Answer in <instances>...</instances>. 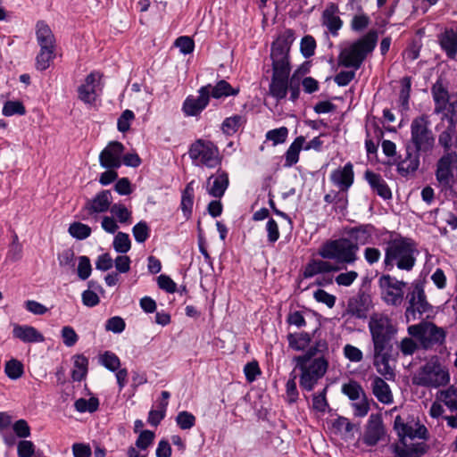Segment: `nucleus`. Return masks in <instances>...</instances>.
Segmentation results:
<instances>
[{
    "label": "nucleus",
    "instance_id": "obj_57",
    "mask_svg": "<svg viewBox=\"0 0 457 457\" xmlns=\"http://www.w3.org/2000/svg\"><path fill=\"white\" fill-rule=\"evenodd\" d=\"M2 112L7 117L14 114L24 115L26 113V108L20 101H7L4 104Z\"/></svg>",
    "mask_w": 457,
    "mask_h": 457
},
{
    "label": "nucleus",
    "instance_id": "obj_5",
    "mask_svg": "<svg viewBox=\"0 0 457 457\" xmlns=\"http://www.w3.org/2000/svg\"><path fill=\"white\" fill-rule=\"evenodd\" d=\"M428 115L421 114L411 120V137L406 145H410L414 152L421 154H429L436 145V136L430 129Z\"/></svg>",
    "mask_w": 457,
    "mask_h": 457
},
{
    "label": "nucleus",
    "instance_id": "obj_62",
    "mask_svg": "<svg viewBox=\"0 0 457 457\" xmlns=\"http://www.w3.org/2000/svg\"><path fill=\"white\" fill-rule=\"evenodd\" d=\"M154 437V432L148 429L143 430L136 440V446L141 450H145L153 444Z\"/></svg>",
    "mask_w": 457,
    "mask_h": 457
},
{
    "label": "nucleus",
    "instance_id": "obj_59",
    "mask_svg": "<svg viewBox=\"0 0 457 457\" xmlns=\"http://www.w3.org/2000/svg\"><path fill=\"white\" fill-rule=\"evenodd\" d=\"M132 233L137 243H145L150 237V228L147 223L142 220L133 227Z\"/></svg>",
    "mask_w": 457,
    "mask_h": 457
},
{
    "label": "nucleus",
    "instance_id": "obj_51",
    "mask_svg": "<svg viewBox=\"0 0 457 457\" xmlns=\"http://www.w3.org/2000/svg\"><path fill=\"white\" fill-rule=\"evenodd\" d=\"M302 84L300 69L295 71L291 77H288V91H290L289 99L295 102L300 96V86Z\"/></svg>",
    "mask_w": 457,
    "mask_h": 457
},
{
    "label": "nucleus",
    "instance_id": "obj_22",
    "mask_svg": "<svg viewBox=\"0 0 457 457\" xmlns=\"http://www.w3.org/2000/svg\"><path fill=\"white\" fill-rule=\"evenodd\" d=\"M229 185L228 174L219 168L215 175H211L206 181L207 193L215 198L220 199Z\"/></svg>",
    "mask_w": 457,
    "mask_h": 457
},
{
    "label": "nucleus",
    "instance_id": "obj_60",
    "mask_svg": "<svg viewBox=\"0 0 457 457\" xmlns=\"http://www.w3.org/2000/svg\"><path fill=\"white\" fill-rule=\"evenodd\" d=\"M174 46L179 49L183 54H189L194 52L195 42L192 37L188 36L179 37L174 43Z\"/></svg>",
    "mask_w": 457,
    "mask_h": 457
},
{
    "label": "nucleus",
    "instance_id": "obj_1",
    "mask_svg": "<svg viewBox=\"0 0 457 457\" xmlns=\"http://www.w3.org/2000/svg\"><path fill=\"white\" fill-rule=\"evenodd\" d=\"M418 253L417 243L411 237L399 236L390 239L385 248L383 269L390 272L397 267L401 270L411 271L416 264Z\"/></svg>",
    "mask_w": 457,
    "mask_h": 457
},
{
    "label": "nucleus",
    "instance_id": "obj_58",
    "mask_svg": "<svg viewBox=\"0 0 457 457\" xmlns=\"http://www.w3.org/2000/svg\"><path fill=\"white\" fill-rule=\"evenodd\" d=\"M288 135L287 127H280L278 129H270L266 133V139L272 141L274 145L283 144L286 142Z\"/></svg>",
    "mask_w": 457,
    "mask_h": 457
},
{
    "label": "nucleus",
    "instance_id": "obj_18",
    "mask_svg": "<svg viewBox=\"0 0 457 457\" xmlns=\"http://www.w3.org/2000/svg\"><path fill=\"white\" fill-rule=\"evenodd\" d=\"M437 42L441 50L450 60L457 57V21L451 26L445 27L437 36Z\"/></svg>",
    "mask_w": 457,
    "mask_h": 457
},
{
    "label": "nucleus",
    "instance_id": "obj_26",
    "mask_svg": "<svg viewBox=\"0 0 457 457\" xmlns=\"http://www.w3.org/2000/svg\"><path fill=\"white\" fill-rule=\"evenodd\" d=\"M338 12L337 4L330 3L327 5L321 15L322 25L327 27L328 30L334 37L338 35V31L343 26V21L337 15Z\"/></svg>",
    "mask_w": 457,
    "mask_h": 457
},
{
    "label": "nucleus",
    "instance_id": "obj_6",
    "mask_svg": "<svg viewBox=\"0 0 457 457\" xmlns=\"http://www.w3.org/2000/svg\"><path fill=\"white\" fill-rule=\"evenodd\" d=\"M408 334L420 343L423 350H431L445 344L447 332L431 321L421 320L407 328Z\"/></svg>",
    "mask_w": 457,
    "mask_h": 457
},
{
    "label": "nucleus",
    "instance_id": "obj_25",
    "mask_svg": "<svg viewBox=\"0 0 457 457\" xmlns=\"http://www.w3.org/2000/svg\"><path fill=\"white\" fill-rule=\"evenodd\" d=\"M364 179L370 185L372 191L382 199L389 200L392 198V191L379 173L367 170L364 173Z\"/></svg>",
    "mask_w": 457,
    "mask_h": 457
},
{
    "label": "nucleus",
    "instance_id": "obj_11",
    "mask_svg": "<svg viewBox=\"0 0 457 457\" xmlns=\"http://www.w3.org/2000/svg\"><path fill=\"white\" fill-rule=\"evenodd\" d=\"M450 381L449 372L437 362H428L418 371L412 378L416 386L426 387H439L447 385Z\"/></svg>",
    "mask_w": 457,
    "mask_h": 457
},
{
    "label": "nucleus",
    "instance_id": "obj_38",
    "mask_svg": "<svg viewBox=\"0 0 457 457\" xmlns=\"http://www.w3.org/2000/svg\"><path fill=\"white\" fill-rule=\"evenodd\" d=\"M74 369L71 371V378L74 381L83 380L88 370V359L83 354L74 355Z\"/></svg>",
    "mask_w": 457,
    "mask_h": 457
},
{
    "label": "nucleus",
    "instance_id": "obj_56",
    "mask_svg": "<svg viewBox=\"0 0 457 457\" xmlns=\"http://www.w3.org/2000/svg\"><path fill=\"white\" fill-rule=\"evenodd\" d=\"M290 378L286 384V394L288 403L292 404L297 402L299 397V392L296 386V375L292 371Z\"/></svg>",
    "mask_w": 457,
    "mask_h": 457
},
{
    "label": "nucleus",
    "instance_id": "obj_41",
    "mask_svg": "<svg viewBox=\"0 0 457 457\" xmlns=\"http://www.w3.org/2000/svg\"><path fill=\"white\" fill-rule=\"evenodd\" d=\"M245 120L239 114L226 118L221 123V130L227 136H232L237 132Z\"/></svg>",
    "mask_w": 457,
    "mask_h": 457
},
{
    "label": "nucleus",
    "instance_id": "obj_31",
    "mask_svg": "<svg viewBox=\"0 0 457 457\" xmlns=\"http://www.w3.org/2000/svg\"><path fill=\"white\" fill-rule=\"evenodd\" d=\"M289 75L272 73L271 80L269 86L270 95L277 101L286 98L288 92Z\"/></svg>",
    "mask_w": 457,
    "mask_h": 457
},
{
    "label": "nucleus",
    "instance_id": "obj_28",
    "mask_svg": "<svg viewBox=\"0 0 457 457\" xmlns=\"http://www.w3.org/2000/svg\"><path fill=\"white\" fill-rule=\"evenodd\" d=\"M393 453L396 457H422L429 450V446L426 443H416L408 445L400 446L398 444L391 445Z\"/></svg>",
    "mask_w": 457,
    "mask_h": 457
},
{
    "label": "nucleus",
    "instance_id": "obj_12",
    "mask_svg": "<svg viewBox=\"0 0 457 457\" xmlns=\"http://www.w3.org/2000/svg\"><path fill=\"white\" fill-rule=\"evenodd\" d=\"M455 170H457V152L444 153L436 165V179L442 190H453Z\"/></svg>",
    "mask_w": 457,
    "mask_h": 457
},
{
    "label": "nucleus",
    "instance_id": "obj_16",
    "mask_svg": "<svg viewBox=\"0 0 457 457\" xmlns=\"http://www.w3.org/2000/svg\"><path fill=\"white\" fill-rule=\"evenodd\" d=\"M125 146L119 141H111L99 154L100 165L107 170L119 169L121 166V158Z\"/></svg>",
    "mask_w": 457,
    "mask_h": 457
},
{
    "label": "nucleus",
    "instance_id": "obj_4",
    "mask_svg": "<svg viewBox=\"0 0 457 457\" xmlns=\"http://www.w3.org/2000/svg\"><path fill=\"white\" fill-rule=\"evenodd\" d=\"M357 243L347 237L328 239L318 249V254L325 260H333L337 263L353 264L358 257Z\"/></svg>",
    "mask_w": 457,
    "mask_h": 457
},
{
    "label": "nucleus",
    "instance_id": "obj_49",
    "mask_svg": "<svg viewBox=\"0 0 457 457\" xmlns=\"http://www.w3.org/2000/svg\"><path fill=\"white\" fill-rule=\"evenodd\" d=\"M4 372L9 378L18 379L24 373L23 364L16 359H11L5 362Z\"/></svg>",
    "mask_w": 457,
    "mask_h": 457
},
{
    "label": "nucleus",
    "instance_id": "obj_19",
    "mask_svg": "<svg viewBox=\"0 0 457 457\" xmlns=\"http://www.w3.org/2000/svg\"><path fill=\"white\" fill-rule=\"evenodd\" d=\"M198 96H188L182 104L185 116H198L208 106L210 100L207 87L198 89Z\"/></svg>",
    "mask_w": 457,
    "mask_h": 457
},
{
    "label": "nucleus",
    "instance_id": "obj_17",
    "mask_svg": "<svg viewBox=\"0 0 457 457\" xmlns=\"http://www.w3.org/2000/svg\"><path fill=\"white\" fill-rule=\"evenodd\" d=\"M112 204V195L110 190L104 189L98 192L92 199L87 200L81 212H85L87 216H82V220H87L88 216L97 213H104L110 211Z\"/></svg>",
    "mask_w": 457,
    "mask_h": 457
},
{
    "label": "nucleus",
    "instance_id": "obj_50",
    "mask_svg": "<svg viewBox=\"0 0 457 457\" xmlns=\"http://www.w3.org/2000/svg\"><path fill=\"white\" fill-rule=\"evenodd\" d=\"M332 427L337 432L345 436L352 433L355 428L357 430H359V428H357L356 425L350 422L347 418L343 416H338L337 419H335L332 422Z\"/></svg>",
    "mask_w": 457,
    "mask_h": 457
},
{
    "label": "nucleus",
    "instance_id": "obj_52",
    "mask_svg": "<svg viewBox=\"0 0 457 457\" xmlns=\"http://www.w3.org/2000/svg\"><path fill=\"white\" fill-rule=\"evenodd\" d=\"M101 364L112 372H115L120 367V358L112 352L106 351L100 357Z\"/></svg>",
    "mask_w": 457,
    "mask_h": 457
},
{
    "label": "nucleus",
    "instance_id": "obj_35",
    "mask_svg": "<svg viewBox=\"0 0 457 457\" xmlns=\"http://www.w3.org/2000/svg\"><path fill=\"white\" fill-rule=\"evenodd\" d=\"M374 231L375 227L372 224H362L351 228L348 234L354 240L353 243H357L359 245V244L364 245L368 243Z\"/></svg>",
    "mask_w": 457,
    "mask_h": 457
},
{
    "label": "nucleus",
    "instance_id": "obj_64",
    "mask_svg": "<svg viewBox=\"0 0 457 457\" xmlns=\"http://www.w3.org/2000/svg\"><path fill=\"white\" fill-rule=\"evenodd\" d=\"M265 228L267 231L268 242L271 245L275 244L280 237L278 225L277 221L274 219L270 218L266 223Z\"/></svg>",
    "mask_w": 457,
    "mask_h": 457
},
{
    "label": "nucleus",
    "instance_id": "obj_27",
    "mask_svg": "<svg viewBox=\"0 0 457 457\" xmlns=\"http://www.w3.org/2000/svg\"><path fill=\"white\" fill-rule=\"evenodd\" d=\"M36 37L40 49L55 50V37L50 27L44 21H38L36 25Z\"/></svg>",
    "mask_w": 457,
    "mask_h": 457
},
{
    "label": "nucleus",
    "instance_id": "obj_33",
    "mask_svg": "<svg viewBox=\"0 0 457 457\" xmlns=\"http://www.w3.org/2000/svg\"><path fill=\"white\" fill-rule=\"evenodd\" d=\"M202 87H207L209 99L211 97L214 99H220L222 97H228L231 96H237L239 93V88H234L225 79L219 80L215 86L208 84Z\"/></svg>",
    "mask_w": 457,
    "mask_h": 457
},
{
    "label": "nucleus",
    "instance_id": "obj_8",
    "mask_svg": "<svg viewBox=\"0 0 457 457\" xmlns=\"http://www.w3.org/2000/svg\"><path fill=\"white\" fill-rule=\"evenodd\" d=\"M425 278H419L411 283V290L406 295L408 306L405 310L407 320L420 319L423 314L432 313L433 306L428 302L425 293ZM430 315L428 314L427 318Z\"/></svg>",
    "mask_w": 457,
    "mask_h": 457
},
{
    "label": "nucleus",
    "instance_id": "obj_39",
    "mask_svg": "<svg viewBox=\"0 0 457 457\" xmlns=\"http://www.w3.org/2000/svg\"><path fill=\"white\" fill-rule=\"evenodd\" d=\"M194 204V187L193 181L188 183L182 192L181 195V210L184 216L188 219L192 215Z\"/></svg>",
    "mask_w": 457,
    "mask_h": 457
},
{
    "label": "nucleus",
    "instance_id": "obj_10",
    "mask_svg": "<svg viewBox=\"0 0 457 457\" xmlns=\"http://www.w3.org/2000/svg\"><path fill=\"white\" fill-rule=\"evenodd\" d=\"M188 154L193 162L210 169L220 166L222 161L218 146L210 140L201 138L191 144Z\"/></svg>",
    "mask_w": 457,
    "mask_h": 457
},
{
    "label": "nucleus",
    "instance_id": "obj_61",
    "mask_svg": "<svg viewBox=\"0 0 457 457\" xmlns=\"http://www.w3.org/2000/svg\"><path fill=\"white\" fill-rule=\"evenodd\" d=\"M135 119V114L132 111L127 109L118 118L117 120V129L120 132L125 133L129 130L130 129V123Z\"/></svg>",
    "mask_w": 457,
    "mask_h": 457
},
{
    "label": "nucleus",
    "instance_id": "obj_2",
    "mask_svg": "<svg viewBox=\"0 0 457 457\" xmlns=\"http://www.w3.org/2000/svg\"><path fill=\"white\" fill-rule=\"evenodd\" d=\"M369 330L373 343V349L378 353L393 350V343L398 328L393 320L385 313L374 312L370 316Z\"/></svg>",
    "mask_w": 457,
    "mask_h": 457
},
{
    "label": "nucleus",
    "instance_id": "obj_13",
    "mask_svg": "<svg viewBox=\"0 0 457 457\" xmlns=\"http://www.w3.org/2000/svg\"><path fill=\"white\" fill-rule=\"evenodd\" d=\"M386 430L380 413H371L369 417L361 441L367 446L372 447L385 440Z\"/></svg>",
    "mask_w": 457,
    "mask_h": 457
},
{
    "label": "nucleus",
    "instance_id": "obj_21",
    "mask_svg": "<svg viewBox=\"0 0 457 457\" xmlns=\"http://www.w3.org/2000/svg\"><path fill=\"white\" fill-rule=\"evenodd\" d=\"M102 79V74L97 71L90 72L85 79V82L78 87V97L86 104H94L96 100V87Z\"/></svg>",
    "mask_w": 457,
    "mask_h": 457
},
{
    "label": "nucleus",
    "instance_id": "obj_24",
    "mask_svg": "<svg viewBox=\"0 0 457 457\" xmlns=\"http://www.w3.org/2000/svg\"><path fill=\"white\" fill-rule=\"evenodd\" d=\"M341 268L325 259H311L303 271L304 278H312L318 274L330 273L340 270Z\"/></svg>",
    "mask_w": 457,
    "mask_h": 457
},
{
    "label": "nucleus",
    "instance_id": "obj_44",
    "mask_svg": "<svg viewBox=\"0 0 457 457\" xmlns=\"http://www.w3.org/2000/svg\"><path fill=\"white\" fill-rule=\"evenodd\" d=\"M113 217L121 224L131 223L132 212L122 204H113L110 208Z\"/></svg>",
    "mask_w": 457,
    "mask_h": 457
},
{
    "label": "nucleus",
    "instance_id": "obj_43",
    "mask_svg": "<svg viewBox=\"0 0 457 457\" xmlns=\"http://www.w3.org/2000/svg\"><path fill=\"white\" fill-rule=\"evenodd\" d=\"M411 89V78L405 76L401 79V89L399 93V102L403 111L409 110V99Z\"/></svg>",
    "mask_w": 457,
    "mask_h": 457
},
{
    "label": "nucleus",
    "instance_id": "obj_32",
    "mask_svg": "<svg viewBox=\"0 0 457 457\" xmlns=\"http://www.w3.org/2000/svg\"><path fill=\"white\" fill-rule=\"evenodd\" d=\"M392 351L393 350L382 351L379 353L374 351L373 364L376 367L377 371L387 380L395 378V372L389 365Z\"/></svg>",
    "mask_w": 457,
    "mask_h": 457
},
{
    "label": "nucleus",
    "instance_id": "obj_63",
    "mask_svg": "<svg viewBox=\"0 0 457 457\" xmlns=\"http://www.w3.org/2000/svg\"><path fill=\"white\" fill-rule=\"evenodd\" d=\"M92 271L90 260L87 256L82 255L79 258L78 276L80 279L86 280Z\"/></svg>",
    "mask_w": 457,
    "mask_h": 457
},
{
    "label": "nucleus",
    "instance_id": "obj_9",
    "mask_svg": "<svg viewBox=\"0 0 457 457\" xmlns=\"http://www.w3.org/2000/svg\"><path fill=\"white\" fill-rule=\"evenodd\" d=\"M407 282L397 279L389 273L378 276V287L381 300L388 306L398 307L404 300Z\"/></svg>",
    "mask_w": 457,
    "mask_h": 457
},
{
    "label": "nucleus",
    "instance_id": "obj_29",
    "mask_svg": "<svg viewBox=\"0 0 457 457\" xmlns=\"http://www.w3.org/2000/svg\"><path fill=\"white\" fill-rule=\"evenodd\" d=\"M12 336L23 343H40L45 340L43 334L29 325H14Z\"/></svg>",
    "mask_w": 457,
    "mask_h": 457
},
{
    "label": "nucleus",
    "instance_id": "obj_36",
    "mask_svg": "<svg viewBox=\"0 0 457 457\" xmlns=\"http://www.w3.org/2000/svg\"><path fill=\"white\" fill-rule=\"evenodd\" d=\"M304 142V137L299 136L289 145L288 149L285 154V167H292L298 162L299 154L303 148Z\"/></svg>",
    "mask_w": 457,
    "mask_h": 457
},
{
    "label": "nucleus",
    "instance_id": "obj_47",
    "mask_svg": "<svg viewBox=\"0 0 457 457\" xmlns=\"http://www.w3.org/2000/svg\"><path fill=\"white\" fill-rule=\"evenodd\" d=\"M68 231L72 237L84 240L91 235L92 229L87 224L75 221L70 225Z\"/></svg>",
    "mask_w": 457,
    "mask_h": 457
},
{
    "label": "nucleus",
    "instance_id": "obj_53",
    "mask_svg": "<svg viewBox=\"0 0 457 457\" xmlns=\"http://www.w3.org/2000/svg\"><path fill=\"white\" fill-rule=\"evenodd\" d=\"M440 399L451 411H457V388L450 386L446 390L441 391Z\"/></svg>",
    "mask_w": 457,
    "mask_h": 457
},
{
    "label": "nucleus",
    "instance_id": "obj_15",
    "mask_svg": "<svg viewBox=\"0 0 457 457\" xmlns=\"http://www.w3.org/2000/svg\"><path fill=\"white\" fill-rule=\"evenodd\" d=\"M373 307L371 295L360 288L356 295L347 301L346 313L360 320H365Z\"/></svg>",
    "mask_w": 457,
    "mask_h": 457
},
{
    "label": "nucleus",
    "instance_id": "obj_46",
    "mask_svg": "<svg viewBox=\"0 0 457 457\" xmlns=\"http://www.w3.org/2000/svg\"><path fill=\"white\" fill-rule=\"evenodd\" d=\"M342 393L352 401L358 400L361 394L363 396L365 395L361 384L353 379H351L348 383H345L342 386Z\"/></svg>",
    "mask_w": 457,
    "mask_h": 457
},
{
    "label": "nucleus",
    "instance_id": "obj_48",
    "mask_svg": "<svg viewBox=\"0 0 457 457\" xmlns=\"http://www.w3.org/2000/svg\"><path fill=\"white\" fill-rule=\"evenodd\" d=\"M112 246L115 252L119 253H126L131 248V241L127 233L117 232L113 238Z\"/></svg>",
    "mask_w": 457,
    "mask_h": 457
},
{
    "label": "nucleus",
    "instance_id": "obj_37",
    "mask_svg": "<svg viewBox=\"0 0 457 457\" xmlns=\"http://www.w3.org/2000/svg\"><path fill=\"white\" fill-rule=\"evenodd\" d=\"M288 346L295 351H304L312 341L307 332L289 333L287 336Z\"/></svg>",
    "mask_w": 457,
    "mask_h": 457
},
{
    "label": "nucleus",
    "instance_id": "obj_7",
    "mask_svg": "<svg viewBox=\"0 0 457 457\" xmlns=\"http://www.w3.org/2000/svg\"><path fill=\"white\" fill-rule=\"evenodd\" d=\"M295 370L300 371L299 386L303 391H312L318 382L325 376L328 369V359L327 356H319L311 362L294 361Z\"/></svg>",
    "mask_w": 457,
    "mask_h": 457
},
{
    "label": "nucleus",
    "instance_id": "obj_20",
    "mask_svg": "<svg viewBox=\"0 0 457 457\" xmlns=\"http://www.w3.org/2000/svg\"><path fill=\"white\" fill-rule=\"evenodd\" d=\"M421 154L414 152L410 145H406V155L404 159H401V156L395 158L389 165H396L397 172L402 177H408L410 174H413L420 167Z\"/></svg>",
    "mask_w": 457,
    "mask_h": 457
},
{
    "label": "nucleus",
    "instance_id": "obj_54",
    "mask_svg": "<svg viewBox=\"0 0 457 457\" xmlns=\"http://www.w3.org/2000/svg\"><path fill=\"white\" fill-rule=\"evenodd\" d=\"M316 46L315 38L311 35H306L301 39L300 52L304 58L308 59L314 55Z\"/></svg>",
    "mask_w": 457,
    "mask_h": 457
},
{
    "label": "nucleus",
    "instance_id": "obj_40",
    "mask_svg": "<svg viewBox=\"0 0 457 457\" xmlns=\"http://www.w3.org/2000/svg\"><path fill=\"white\" fill-rule=\"evenodd\" d=\"M394 428L397 432L401 445H405V438L414 439V429L411 426L404 423L400 415L396 416L394 421Z\"/></svg>",
    "mask_w": 457,
    "mask_h": 457
},
{
    "label": "nucleus",
    "instance_id": "obj_30",
    "mask_svg": "<svg viewBox=\"0 0 457 457\" xmlns=\"http://www.w3.org/2000/svg\"><path fill=\"white\" fill-rule=\"evenodd\" d=\"M431 93L435 103L434 113L440 114L446 110L449 103V92L441 80H437L431 87Z\"/></svg>",
    "mask_w": 457,
    "mask_h": 457
},
{
    "label": "nucleus",
    "instance_id": "obj_55",
    "mask_svg": "<svg viewBox=\"0 0 457 457\" xmlns=\"http://www.w3.org/2000/svg\"><path fill=\"white\" fill-rule=\"evenodd\" d=\"M195 417L189 411H179L176 417V423L183 430L190 429L195 425Z\"/></svg>",
    "mask_w": 457,
    "mask_h": 457
},
{
    "label": "nucleus",
    "instance_id": "obj_42",
    "mask_svg": "<svg viewBox=\"0 0 457 457\" xmlns=\"http://www.w3.org/2000/svg\"><path fill=\"white\" fill-rule=\"evenodd\" d=\"M55 58V50L40 49L36 56V69L40 71L47 70Z\"/></svg>",
    "mask_w": 457,
    "mask_h": 457
},
{
    "label": "nucleus",
    "instance_id": "obj_14",
    "mask_svg": "<svg viewBox=\"0 0 457 457\" xmlns=\"http://www.w3.org/2000/svg\"><path fill=\"white\" fill-rule=\"evenodd\" d=\"M295 39V31L292 29H286L280 33L270 46L271 61H290L289 53Z\"/></svg>",
    "mask_w": 457,
    "mask_h": 457
},
{
    "label": "nucleus",
    "instance_id": "obj_45",
    "mask_svg": "<svg viewBox=\"0 0 457 457\" xmlns=\"http://www.w3.org/2000/svg\"><path fill=\"white\" fill-rule=\"evenodd\" d=\"M75 410L79 412H90L96 411L99 408V400L96 397H90L89 399L79 398L74 403Z\"/></svg>",
    "mask_w": 457,
    "mask_h": 457
},
{
    "label": "nucleus",
    "instance_id": "obj_34",
    "mask_svg": "<svg viewBox=\"0 0 457 457\" xmlns=\"http://www.w3.org/2000/svg\"><path fill=\"white\" fill-rule=\"evenodd\" d=\"M372 393L378 402L389 404L393 403V395L388 384L380 377L376 376L371 383Z\"/></svg>",
    "mask_w": 457,
    "mask_h": 457
},
{
    "label": "nucleus",
    "instance_id": "obj_23",
    "mask_svg": "<svg viewBox=\"0 0 457 457\" xmlns=\"http://www.w3.org/2000/svg\"><path fill=\"white\" fill-rule=\"evenodd\" d=\"M331 182L341 191H347L354 180L353 165L348 162L344 167L334 170L330 174Z\"/></svg>",
    "mask_w": 457,
    "mask_h": 457
},
{
    "label": "nucleus",
    "instance_id": "obj_3",
    "mask_svg": "<svg viewBox=\"0 0 457 457\" xmlns=\"http://www.w3.org/2000/svg\"><path fill=\"white\" fill-rule=\"evenodd\" d=\"M378 38L377 30H370L349 47L341 51L338 56L339 64L345 68L360 69L368 54L375 49Z\"/></svg>",
    "mask_w": 457,
    "mask_h": 457
}]
</instances>
